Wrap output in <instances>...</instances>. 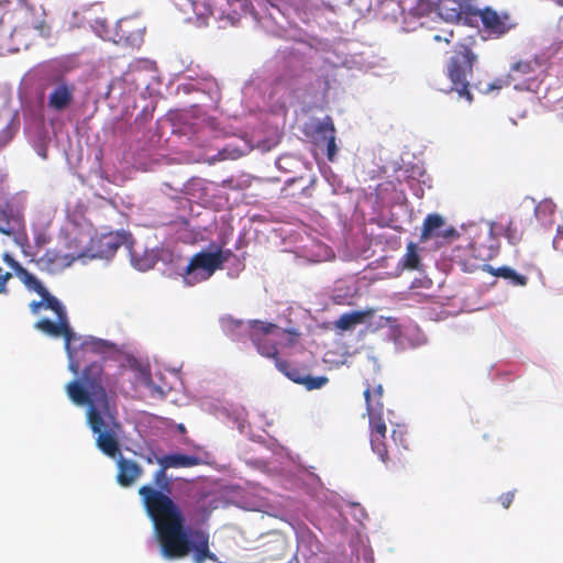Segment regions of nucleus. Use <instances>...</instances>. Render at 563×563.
Instances as JSON below:
<instances>
[{"label": "nucleus", "mask_w": 563, "mask_h": 563, "mask_svg": "<svg viewBox=\"0 0 563 563\" xmlns=\"http://www.w3.org/2000/svg\"><path fill=\"white\" fill-rule=\"evenodd\" d=\"M444 219L438 213H431L426 217L422 224L420 240L426 242L432 238L451 239L457 236L453 227L444 229Z\"/></svg>", "instance_id": "nucleus-16"}, {"label": "nucleus", "mask_w": 563, "mask_h": 563, "mask_svg": "<svg viewBox=\"0 0 563 563\" xmlns=\"http://www.w3.org/2000/svg\"><path fill=\"white\" fill-rule=\"evenodd\" d=\"M559 27H561V29L563 27V18L559 22Z\"/></svg>", "instance_id": "nucleus-41"}, {"label": "nucleus", "mask_w": 563, "mask_h": 563, "mask_svg": "<svg viewBox=\"0 0 563 563\" xmlns=\"http://www.w3.org/2000/svg\"><path fill=\"white\" fill-rule=\"evenodd\" d=\"M115 457H118V484L122 487L132 486L142 476L143 468L135 461L123 457L120 452Z\"/></svg>", "instance_id": "nucleus-17"}, {"label": "nucleus", "mask_w": 563, "mask_h": 563, "mask_svg": "<svg viewBox=\"0 0 563 563\" xmlns=\"http://www.w3.org/2000/svg\"><path fill=\"white\" fill-rule=\"evenodd\" d=\"M532 224L531 211L527 208H519L509 219L507 224L501 222H493L489 227V235L495 240V244L484 247L477 241H470L466 245V256L486 261L493 258L499 250L497 236L504 234L507 241L517 245L522 241V238L527 230Z\"/></svg>", "instance_id": "nucleus-4"}, {"label": "nucleus", "mask_w": 563, "mask_h": 563, "mask_svg": "<svg viewBox=\"0 0 563 563\" xmlns=\"http://www.w3.org/2000/svg\"><path fill=\"white\" fill-rule=\"evenodd\" d=\"M80 345L84 352L91 351L97 353L102 352L106 347H109V343L107 341L92 336L86 339Z\"/></svg>", "instance_id": "nucleus-28"}, {"label": "nucleus", "mask_w": 563, "mask_h": 563, "mask_svg": "<svg viewBox=\"0 0 563 563\" xmlns=\"http://www.w3.org/2000/svg\"><path fill=\"white\" fill-rule=\"evenodd\" d=\"M159 466L167 468L192 467L201 463V459L180 453L167 454L156 459Z\"/></svg>", "instance_id": "nucleus-22"}, {"label": "nucleus", "mask_w": 563, "mask_h": 563, "mask_svg": "<svg viewBox=\"0 0 563 563\" xmlns=\"http://www.w3.org/2000/svg\"><path fill=\"white\" fill-rule=\"evenodd\" d=\"M99 243L101 246L106 247V250L101 251L104 256H109V255L113 254L117 251V249L119 247L117 238H114L112 235L102 236L100 239Z\"/></svg>", "instance_id": "nucleus-30"}, {"label": "nucleus", "mask_w": 563, "mask_h": 563, "mask_svg": "<svg viewBox=\"0 0 563 563\" xmlns=\"http://www.w3.org/2000/svg\"><path fill=\"white\" fill-rule=\"evenodd\" d=\"M19 130V120L14 115L11 121L0 131V147L10 143Z\"/></svg>", "instance_id": "nucleus-27"}, {"label": "nucleus", "mask_w": 563, "mask_h": 563, "mask_svg": "<svg viewBox=\"0 0 563 563\" xmlns=\"http://www.w3.org/2000/svg\"><path fill=\"white\" fill-rule=\"evenodd\" d=\"M542 67L539 58L533 57L527 60L514 63L509 70V78L516 89H530V82L537 79L538 71Z\"/></svg>", "instance_id": "nucleus-10"}, {"label": "nucleus", "mask_w": 563, "mask_h": 563, "mask_svg": "<svg viewBox=\"0 0 563 563\" xmlns=\"http://www.w3.org/2000/svg\"><path fill=\"white\" fill-rule=\"evenodd\" d=\"M3 261L8 263L15 272L18 273V266H22L19 262H16L10 254H3Z\"/></svg>", "instance_id": "nucleus-37"}, {"label": "nucleus", "mask_w": 563, "mask_h": 563, "mask_svg": "<svg viewBox=\"0 0 563 563\" xmlns=\"http://www.w3.org/2000/svg\"><path fill=\"white\" fill-rule=\"evenodd\" d=\"M553 247L563 253V227H559L553 239Z\"/></svg>", "instance_id": "nucleus-34"}, {"label": "nucleus", "mask_w": 563, "mask_h": 563, "mask_svg": "<svg viewBox=\"0 0 563 563\" xmlns=\"http://www.w3.org/2000/svg\"><path fill=\"white\" fill-rule=\"evenodd\" d=\"M179 431H185V427L183 424L179 426Z\"/></svg>", "instance_id": "nucleus-43"}, {"label": "nucleus", "mask_w": 563, "mask_h": 563, "mask_svg": "<svg viewBox=\"0 0 563 563\" xmlns=\"http://www.w3.org/2000/svg\"><path fill=\"white\" fill-rule=\"evenodd\" d=\"M399 266L407 271H420L421 269V257L419 254V247L415 242H409L406 247V253L399 262Z\"/></svg>", "instance_id": "nucleus-26"}, {"label": "nucleus", "mask_w": 563, "mask_h": 563, "mask_svg": "<svg viewBox=\"0 0 563 563\" xmlns=\"http://www.w3.org/2000/svg\"><path fill=\"white\" fill-rule=\"evenodd\" d=\"M18 277L30 289L35 291L45 301V308L52 310L56 314V322L47 318L38 320L34 327L38 331L53 336H63L65 342V351L68 356V369L77 375L80 371V363L77 358V351L74 346L78 340L76 333L73 331L65 307L62 302L43 286V284L26 268L18 266Z\"/></svg>", "instance_id": "nucleus-3"}, {"label": "nucleus", "mask_w": 563, "mask_h": 563, "mask_svg": "<svg viewBox=\"0 0 563 563\" xmlns=\"http://www.w3.org/2000/svg\"><path fill=\"white\" fill-rule=\"evenodd\" d=\"M69 399L77 406L87 405V422L97 434L96 445L107 456L115 459L120 451V433L122 424L117 417V408L108 401V411L102 402L97 400L95 390L87 389L84 382L74 379L66 385Z\"/></svg>", "instance_id": "nucleus-2"}, {"label": "nucleus", "mask_w": 563, "mask_h": 563, "mask_svg": "<svg viewBox=\"0 0 563 563\" xmlns=\"http://www.w3.org/2000/svg\"><path fill=\"white\" fill-rule=\"evenodd\" d=\"M369 431L373 452L378 455L385 465H388L390 462L389 445L386 442L387 427L383 418H372L369 420Z\"/></svg>", "instance_id": "nucleus-15"}, {"label": "nucleus", "mask_w": 563, "mask_h": 563, "mask_svg": "<svg viewBox=\"0 0 563 563\" xmlns=\"http://www.w3.org/2000/svg\"><path fill=\"white\" fill-rule=\"evenodd\" d=\"M44 307L45 308V301L44 299L42 298L41 301H36V300H33L31 303H30V309L32 311V313L34 314H37L40 309Z\"/></svg>", "instance_id": "nucleus-38"}, {"label": "nucleus", "mask_w": 563, "mask_h": 563, "mask_svg": "<svg viewBox=\"0 0 563 563\" xmlns=\"http://www.w3.org/2000/svg\"><path fill=\"white\" fill-rule=\"evenodd\" d=\"M24 228V216L22 211L5 199L0 203V233L7 236H14Z\"/></svg>", "instance_id": "nucleus-12"}, {"label": "nucleus", "mask_w": 563, "mask_h": 563, "mask_svg": "<svg viewBox=\"0 0 563 563\" xmlns=\"http://www.w3.org/2000/svg\"><path fill=\"white\" fill-rule=\"evenodd\" d=\"M393 445H389L390 461H400L401 451L409 450L408 431L405 426L397 424L391 432Z\"/></svg>", "instance_id": "nucleus-23"}, {"label": "nucleus", "mask_w": 563, "mask_h": 563, "mask_svg": "<svg viewBox=\"0 0 563 563\" xmlns=\"http://www.w3.org/2000/svg\"><path fill=\"white\" fill-rule=\"evenodd\" d=\"M249 336L250 340L255 345L257 352L267 358H273L275 361V365L277 366L278 350L275 342H272L268 336H280L286 331L280 329L276 323L261 321V320H250L249 323Z\"/></svg>", "instance_id": "nucleus-7"}, {"label": "nucleus", "mask_w": 563, "mask_h": 563, "mask_svg": "<svg viewBox=\"0 0 563 563\" xmlns=\"http://www.w3.org/2000/svg\"><path fill=\"white\" fill-rule=\"evenodd\" d=\"M12 278V274L10 272H3L0 267V294H7V283Z\"/></svg>", "instance_id": "nucleus-35"}, {"label": "nucleus", "mask_w": 563, "mask_h": 563, "mask_svg": "<svg viewBox=\"0 0 563 563\" xmlns=\"http://www.w3.org/2000/svg\"><path fill=\"white\" fill-rule=\"evenodd\" d=\"M373 311H352L343 313L334 322L336 329L341 331H349L354 329L357 324L365 322L366 318L372 316Z\"/></svg>", "instance_id": "nucleus-25"}, {"label": "nucleus", "mask_w": 563, "mask_h": 563, "mask_svg": "<svg viewBox=\"0 0 563 563\" xmlns=\"http://www.w3.org/2000/svg\"><path fill=\"white\" fill-rule=\"evenodd\" d=\"M452 37H453V32H452V31H450V32H449V34H448V36L442 37V36H440V35H434V36H433V40H434V41H437V42H440V41H442V40H443L445 43H450Z\"/></svg>", "instance_id": "nucleus-40"}, {"label": "nucleus", "mask_w": 563, "mask_h": 563, "mask_svg": "<svg viewBox=\"0 0 563 563\" xmlns=\"http://www.w3.org/2000/svg\"><path fill=\"white\" fill-rule=\"evenodd\" d=\"M486 271L495 277H500L508 280V283L515 287H525L527 286L529 280L526 275L519 274L509 266H500L497 268L493 266H487Z\"/></svg>", "instance_id": "nucleus-24"}, {"label": "nucleus", "mask_w": 563, "mask_h": 563, "mask_svg": "<svg viewBox=\"0 0 563 563\" xmlns=\"http://www.w3.org/2000/svg\"><path fill=\"white\" fill-rule=\"evenodd\" d=\"M472 16L481 19L483 31L493 38L506 35L517 25L510 13L506 11L498 12L490 7L484 9L475 8Z\"/></svg>", "instance_id": "nucleus-9"}, {"label": "nucleus", "mask_w": 563, "mask_h": 563, "mask_svg": "<svg viewBox=\"0 0 563 563\" xmlns=\"http://www.w3.org/2000/svg\"><path fill=\"white\" fill-rule=\"evenodd\" d=\"M515 497L514 492H507L499 496L498 500L504 508H509Z\"/></svg>", "instance_id": "nucleus-36"}, {"label": "nucleus", "mask_w": 563, "mask_h": 563, "mask_svg": "<svg viewBox=\"0 0 563 563\" xmlns=\"http://www.w3.org/2000/svg\"><path fill=\"white\" fill-rule=\"evenodd\" d=\"M19 1H20L21 3H25V2H26V0H19Z\"/></svg>", "instance_id": "nucleus-44"}, {"label": "nucleus", "mask_w": 563, "mask_h": 563, "mask_svg": "<svg viewBox=\"0 0 563 563\" xmlns=\"http://www.w3.org/2000/svg\"><path fill=\"white\" fill-rule=\"evenodd\" d=\"M277 368L290 380L303 385L308 390L319 389L329 382L327 376L307 375L302 369L284 360H277Z\"/></svg>", "instance_id": "nucleus-13"}, {"label": "nucleus", "mask_w": 563, "mask_h": 563, "mask_svg": "<svg viewBox=\"0 0 563 563\" xmlns=\"http://www.w3.org/2000/svg\"><path fill=\"white\" fill-rule=\"evenodd\" d=\"M131 261L134 267H136L140 271H147L153 267L155 264V261L151 256H145L144 258H137L136 253L133 252L131 254Z\"/></svg>", "instance_id": "nucleus-31"}, {"label": "nucleus", "mask_w": 563, "mask_h": 563, "mask_svg": "<svg viewBox=\"0 0 563 563\" xmlns=\"http://www.w3.org/2000/svg\"><path fill=\"white\" fill-rule=\"evenodd\" d=\"M167 467L159 466L153 475V485H143L139 488V494L142 497L143 505L147 515L156 526L157 518L153 516L152 507L156 504L155 500L158 496L174 501L169 494L172 493V481L167 476Z\"/></svg>", "instance_id": "nucleus-8"}, {"label": "nucleus", "mask_w": 563, "mask_h": 563, "mask_svg": "<svg viewBox=\"0 0 563 563\" xmlns=\"http://www.w3.org/2000/svg\"><path fill=\"white\" fill-rule=\"evenodd\" d=\"M35 264L40 271L55 273L68 266L70 262L67 260V256L62 255L59 252L55 250H47L35 261Z\"/></svg>", "instance_id": "nucleus-21"}, {"label": "nucleus", "mask_w": 563, "mask_h": 563, "mask_svg": "<svg viewBox=\"0 0 563 563\" xmlns=\"http://www.w3.org/2000/svg\"><path fill=\"white\" fill-rule=\"evenodd\" d=\"M75 86L58 79L48 97V107L56 111L66 109L74 99Z\"/></svg>", "instance_id": "nucleus-18"}, {"label": "nucleus", "mask_w": 563, "mask_h": 563, "mask_svg": "<svg viewBox=\"0 0 563 563\" xmlns=\"http://www.w3.org/2000/svg\"><path fill=\"white\" fill-rule=\"evenodd\" d=\"M417 10L421 14H428L437 10V3H433L431 0H420L417 4Z\"/></svg>", "instance_id": "nucleus-33"}, {"label": "nucleus", "mask_w": 563, "mask_h": 563, "mask_svg": "<svg viewBox=\"0 0 563 563\" xmlns=\"http://www.w3.org/2000/svg\"><path fill=\"white\" fill-rule=\"evenodd\" d=\"M232 255L230 250L216 252H200L194 255L185 269V282L195 285L210 278L217 269L222 268L224 262Z\"/></svg>", "instance_id": "nucleus-6"}, {"label": "nucleus", "mask_w": 563, "mask_h": 563, "mask_svg": "<svg viewBox=\"0 0 563 563\" xmlns=\"http://www.w3.org/2000/svg\"><path fill=\"white\" fill-rule=\"evenodd\" d=\"M243 324H244V323H243V321H241V320H233V319H230V320L228 321V328H229L230 330L239 329V328H241Z\"/></svg>", "instance_id": "nucleus-39"}, {"label": "nucleus", "mask_w": 563, "mask_h": 563, "mask_svg": "<svg viewBox=\"0 0 563 563\" xmlns=\"http://www.w3.org/2000/svg\"><path fill=\"white\" fill-rule=\"evenodd\" d=\"M152 507L156 520V532L161 544L162 554L167 559H181L194 551L195 563H203L206 560L218 561L210 551L209 534L197 530L194 532L195 542H191L185 530V517L179 506L163 496H158Z\"/></svg>", "instance_id": "nucleus-1"}, {"label": "nucleus", "mask_w": 563, "mask_h": 563, "mask_svg": "<svg viewBox=\"0 0 563 563\" xmlns=\"http://www.w3.org/2000/svg\"><path fill=\"white\" fill-rule=\"evenodd\" d=\"M475 0H437V12L446 22H459L472 16Z\"/></svg>", "instance_id": "nucleus-11"}, {"label": "nucleus", "mask_w": 563, "mask_h": 563, "mask_svg": "<svg viewBox=\"0 0 563 563\" xmlns=\"http://www.w3.org/2000/svg\"><path fill=\"white\" fill-rule=\"evenodd\" d=\"M288 333H289V334H292V335H298V333H297V332H295V331H288Z\"/></svg>", "instance_id": "nucleus-42"}, {"label": "nucleus", "mask_w": 563, "mask_h": 563, "mask_svg": "<svg viewBox=\"0 0 563 563\" xmlns=\"http://www.w3.org/2000/svg\"><path fill=\"white\" fill-rule=\"evenodd\" d=\"M384 388L382 384L371 385L367 384L364 390V398L366 401V411L369 420L373 418H383L384 410Z\"/></svg>", "instance_id": "nucleus-19"}, {"label": "nucleus", "mask_w": 563, "mask_h": 563, "mask_svg": "<svg viewBox=\"0 0 563 563\" xmlns=\"http://www.w3.org/2000/svg\"><path fill=\"white\" fill-rule=\"evenodd\" d=\"M478 63V54L471 43L460 42L453 47L452 55L446 59L444 71L451 82L450 91H455L468 103L473 101L470 79Z\"/></svg>", "instance_id": "nucleus-5"}, {"label": "nucleus", "mask_w": 563, "mask_h": 563, "mask_svg": "<svg viewBox=\"0 0 563 563\" xmlns=\"http://www.w3.org/2000/svg\"><path fill=\"white\" fill-rule=\"evenodd\" d=\"M554 203H552L551 201H541L540 203H538L537 206H534L531 209H529L531 211V214H532V218L533 217H537V218H545L548 216H551L553 214L554 212Z\"/></svg>", "instance_id": "nucleus-29"}, {"label": "nucleus", "mask_w": 563, "mask_h": 563, "mask_svg": "<svg viewBox=\"0 0 563 563\" xmlns=\"http://www.w3.org/2000/svg\"><path fill=\"white\" fill-rule=\"evenodd\" d=\"M316 132L320 140L327 143V157L330 162H333L336 155V143H335V128L333 121L330 117H327L322 122H320Z\"/></svg>", "instance_id": "nucleus-20"}, {"label": "nucleus", "mask_w": 563, "mask_h": 563, "mask_svg": "<svg viewBox=\"0 0 563 563\" xmlns=\"http://www.w3.org/2000/svg\"><path fill=\"white\" fill-rule=\"evenodd\" d=\"M103 365L101 362H92L82 369V382L89 389L95 390L97 400L101 401L103 409L108 411V394L102 386Z\"/></svg>", "instance_id": "nucleus-14"}, {"label": "nucleus", "mask_w": 563, "mask_h": 563, "mask_svg": "<svg viewBox=\"0 0 563 563\" xmlns=\"http://www.w3.org/2000/svg\"><path fill=\"white\" fill-rule=\"evenodd\" d=\"M514 84L512 80L509 78V74H507L504 77L496 78L493 82H490L487 88L484 90L485 92H489L492 90H500L504 87H507L509 85Z\"/></svg>", "instance_id": "nucleus-32"}]
</instances>
